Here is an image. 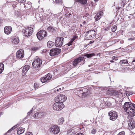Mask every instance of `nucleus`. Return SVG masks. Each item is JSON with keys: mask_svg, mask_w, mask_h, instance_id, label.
Wrapping results in <instances>:
<instances>
[{"mask_svg": "<svg viewBox=\"0 0 135 135\" xmlns=\"http://www.w3.org/2000/svg\"><path fill=\"white\" fill-rule=\"evenodd\" d=\"M123 107L129 117L131 118V120H129V123L128 124L130 129H132L135 127V121L132 120L131 118L135 115V104L129 102H126Z\"/></svg>", "mask_w": 135, "mask_h": 135, "instance_id": "f257e3e1", "label": "nucleus"}, {"mask_svg": "<svg viewBox=\"0 0 135 135\" xmlns=\"http://www.w3.org/2000/svg\"><path fill=\"white\" fill-rule=\"evenodd\" d=\"M95 55V54L94 53L86 54L84 55V56L80 57L75 59L73 62V65L75 67L78 65H82L84 63H82V61H83L84 62L85 61V58L84 57H86L87 58H89Z\"/></svg>", "mask_w": 135, "mask_h": 135, "instance_id": "f03ea898", "label": "nucleus"}, {"mask_svg": "<svg viewBox=\"0 0 135 135\" xmlns=\"http://www.w3.org/2000/svg\"><path fill=\"white\" fill-rule=\"evenodd\" d=\"M47 35V32L45 30H44L39 31L36 34L37 37L39 40H42Z\"/></svg>", "mask_w": 135, "mask_h": 135, "instance_id": "7ed1b4c3", "label": "nucleus"}, {"mask_svg": "<svg viewBox=\"0 0 135 135\" xmlns=\"http://www.w3.org/2000/svg\"><path fill=\"white\" fill-rule=\"evenodd\" d=\"M42 62V60L40 59H36L34 60L32 65L33 67L35 69H39Z\"/></svg>", "mask_w": 135, "mask_h": 135, "instance_id": "20e7f679", "label": "nucleus"}, {"mask_svg": "<svg viewBox=\"0 0 135 135\" xmlns=\"http://www.w3.org/2000/svg\"><path fill=\"white\" fill-rule=\"evenodd\" d=\"M67 99L66 97L64 95L60 94L57 95L55 98V102H59L61 103L64 102Z\"/></svg>", "mask_w": 135, "mask_h": 135, "instance_id": "39448f33", "label": "nucleus"}, {"mask_svg": "<svg viewBox=\"0 0 135 135\" xmlns=\"http://www.w3.org/2000/svg\"><path fill=\"white\" fill-rule=\"evenodd\" d=\"M53 106V109L55 110H61L64 108V105L63 103L56 102Z\"/></svg>", "mask_w": 135, "mask_h": 135, "instance_id": "423d86ee", "label": "nucleus"}, {"mask_svg": "<svg viewBox=\"0 0 135 135\" xmlns=\"http://www.w3.org/2000/svg\"><path fill=\"white\" fill-rule=\"evenodd\" d=\"M108 115L110 117V119L113 121L115 120L118 117L117 113L114 110H111L109 112Z\"/></svg>", "mask_w": 135, "mask_h": 135, "instance_id": "0eeeda50", "label": "nucleus"}, {"mask_svg": "<svg viewBox=\"0 0 135 135\" xmlns=\"http://www.w3.org/2000/svg\"><path fill=\"white\" fill-rule=\"evenodd\" d=\"M60 49L58 48L53 49L50 50V55L51 56L57 55L60 54Z\"/></svg>", "mask_w": 135, "mask_h": 135, "instance_id": "6e6552de", "label": "nucleus"}, {"mask_svg": "<svg viewBox=\"0 0 135 135\" xmlns=\"http://www.w3.org/2000/svg\"><path fill=\"white\" fill-rule=\"evenodd\" d=\"M33 30H31L30 28V29L29 27H27L25 29L23 30L22 32L24 33V36L25 37H28L30 36L32 33L33 32Z\"/></svg>", "mask_w": 135, "mask_h": 135, "instance_id": "1a4fd4ad", "label": "nucleus"}, {"mask_svg": "<svg viewBox=\"0 0 135 135\" xmlns=\"http://www.w3.org/2000/svg\"><path fill=\"white\" fill-rule=\"evenodd\" d=\"M50 131L53 134H56L59 132V128L57 126H51Z\"/></svg>", "mask_w": 135, "mask_h": 135, "instance_id": "9d476101", "label": "nucleus"}, {"mask_svg": "<svg viewBox=\"0 0 135 135\" xmlns=\"http://www.w3.org/2000/svg\"><path fill=\"white\" fill-rule=\"evenodd\" d=\"M56 28L51 26H49L47 29L48 32L51 35L55 34L56 32Z\"/></svg>", "mask_w": 135, "mask_h": 135, "instance_id": "9b49d317", "label": "nucleus"}, {"mask_svg": "<svg viewBox=\"0 0 135 135\" xmlns=\"http://www.w3.org/2000/svg\"><path fill=\"white\" fill-rule=\"evenodd\" d=\"M24 56V52L23 50H18L16 53V57L19 59L22 58Z\"/></svg>", "mask_w": 135, "mask_h": 135, "instance_id": "f8f14e48", "label": "nucleus"}, {"mask_svg": "<svg viewBox=\"0 0 135 135\" xmlns=\"http://www.w3.org/2000/svg\"><path fill=\"white\" fill-rule=\"evenodd\" d=\"M12 27L10 26H7L4 28V33L7 35H9L12 31Z\"/></svg>", "mask_w": 135, "mask_h": 135, "instance_id": "ddd939ff", "label": "nucleus"}, {"mask_svg": "<svg viewBox=\"0 0 135 135\" xmlns=\"http://www.w3.org/2000/svg\"><path fill=\"white\" fill-rule=\"evenodd\" d=\"M89 36H90L89 38H93L94 37L96 34V32L94 30H90L87 32Z\"/></svg>", "mask_w": 135, "mask_h": 135, "instance_id": "4468645a", "label": "nucleus"}, {"mask_svg": "<svg viewBox=\"0 0 135 135\" xmlns=\"http://www.w3.org/2000/svg\"><path fill=\"white\" fill-rule=\"evenodd\" d=\"M44 113L41 112H37L34 114L33 117L36 119L40 118L44 115Z\"/></svg>", "mask_w": 135, "mask_h": 135, "instance_id": "2eb2a0df", "label": "nucleus"}, {"mask_svg": "<svg viewBox=\"0 0 135 135\" xmlns=\"http://www.w3.org/2000/svg\"><path fill=\"white\" fill-rule=\"evenodd\" d=\"M32 3L30 2H27V3H25L24 4V7L25 8H27L28 9H30L32 7Z\"/></svg>", "mask_w": 135, "mask_h": 135, "instance_id": "dca6fc26", "label": "nucleus"}, {"mask_svg": "<svg viewBox=\"0 0 135 135\" xmlns=\"http://www.w3.org/2000/svg\"><path fill=\"white\" fill-rule=\"evenodd\" d=\"M64 39L62 37H57L56 38L55 42H63Z\"/></svg>", "mask_w": 135, "mask_h": 135, "instance_id": "f3484780", "label": "nucleus"}, {"mask_svg": "<svg viewBox=\"0 0 135 135\" xmlns=\"http://www.w3.org/2000/svg\"><path fill=\"white\" fill-rule=\"evenodd\" d=\"M75 132L73 129H71L67 132L68 135H74Z\"/></svg>", "mask_w": 135, "mask_h": 135, "instance_id": "a211bd4d", "label": "nucleus"}, {"mask_svg": "<svg viewBox=\"0 0 135 135\" xmlns=\"http://www.w3.org/2000/svg\"><path fill=\"white\" fill-rule=\"evenodd\" d=\"M25 131V128L22 127H20L17 130V134H22Z\"/></svg>", "mask_w": 135, "mask_h": 135, "instance_id": "6ab92c4d", "label": "nucleus"}, {"mask_svg": "<svg viewBox=\"0 0 135 135\" xmlns=\"http://www.w3.org/2000/svg\"><path fill=\"white\" fill-rule=\"evenodd\" d=\"M87 0H76L75 2H78L80 3L85 5L86 4Z\"/></svg>", "mask_w": 135, "mask_h": 135, "instance_id": "aec40b11", "label": "nucleus"}, {"mask_svg": "<svg viewBox=\"0 0 135 135\" xmlns=\"http://www.w3.org/2000/svg\"><path fill=\"white\" fill-rule=\"evenodd\" d=\"M12 41V42H20L19 38L18 37L16 36L13 37Z\"/></svg>", "mask_w": 135, "mask_h": 135, "instance_id": "412c9836", "label": "nucleus"}, {"mask_svg": "<svg viewBox=\"0 0 135 135\" xmlns=\"http://www.w3.org/2000/svg\"><path fill=\"white\" fill-rule=\"evenodd\" d=\"M40 80L41 81L42 83H44L49 81L47 79V77L45 76L42 78H41Z\"/></svg>", "mask_w": 135, "mask_h": 135, "instance_id": "4be33fe9", "label": "nucleus"}, {"mask_svg": "<svg viewBox=\"0 0 135 135\" xmlns=\"http://www.w3.org/2000/svg\"><path fill=\"white\" fill-rule=\"evenodd\" d=\"M66 66V67L65 68H66V71H68L72 68V66H71V64L70 63H67Z\"/></svg>", "mask_w": 135, "mask_h": 135, "instance_id": "5701e85b", "label": "nucleus"}, {"mask_svg": "<svg viewBox=\"0 0 135 135\" xmlns=\"http://www.w3.org/2000/svg\"><path fill=\"white\" fill-rule=\"evenodd\" d=\"M55 44V43H47V46L49 48H51L54 46Z\"/></svg>", "mask_w": 135, "mask_h": 135, "instance_id": "b1692460", "label": "nucleus"}, {"mask_svg": "<svg viewBox=\"0 0 135 135\" xmlns=\"http://www.w3.org/2000/svg\"><path fill=\"white\" fill-rule=\"evenodd\" d=\"M120 63L122 64H124L126 65L129 64L127 60H121L120 61Z\"/></svg>", "mask_w": 135, "mask_h": 135, "instance_id": "393cba45", "label": "nucleus"}, {"mask_svg": "<svg viewBox=\"0 0 135 135\" xmlns=\"http://www.w3.org/2000/svg\"><path fill=\"white\" fill-rule=\"evenodd\" d=\"M4 69V65L1 63H0V74L1 73Z\"/></svg>", "mask_w": 135, "mask_h": 135, "instance_id": "a878e982", "label": "nucleus"}, {"mask_svg": "<svg viewBox=\"0 0 135 135\" xmlns=\"http://www.w3.org/2000/svg\"><path fill=\"white\" fill-rule=\"evenodd\" d=\"M78 37L76 35H74L73 36V37L71 38L70 41L69 42H73L74 40L78 38Z\"/></svg>", "mask_w": 135, "mask_h": 135, "instance_id": "bb28decb", "label": "nucleus"}, {"mask_svg": "<svg viewBox=\"0 0 135 135\" xmlns=\"http://www.w3.org/2000/svg\"><path fill=\"white\" fill-rule=\"evenodd\" d=\"M64 121V119L63 118L61 117L59 119L58 121V123L60 124H63Z\"/></svg>", "mask_w": 135, "mask_h": 135, "instance_id": "cd10ccee", "label": "nucleus"}, {"mask_svg": "<svg viewBox=\"0 0 135 135\" xmlns=\"http://www.w3.org/2000/svg\"><path fill=\"white\" fill-rule=\"evenodd\" d=\"M45 76L47 77V79L49 81L51 79L52 77V75L49 73L47 74V75H45Z\"/></svg>", "mask_w": 135, "mask_h": 135, "instance_id": "c85d7f7f", "label": "nucleus"}, {"mask_svg": "<svg viewBox=\"0 0 135 135\" xmlns=\"http://www.w3.org/2000/svg\"><path fill=\"white\" fill-rule=\"evenodd\" d=\"M111 93H112L113 95H115L119 94V92L116 90H113L112 91Z\"/></svg>", "mask_w": 135, "mask_h": 135, "instance_id": "c756f323", "label": "nucleus"}, {"mask_svg": "<svg viewBox=\"0 0 135 135\" xmlns=\"http://www.w3.org/2000/svg\"><path fill=\"white\" fill-rule=\"evenodd\" d=\"M98 15L96 14L94 17L95 21H97L99 20L101 17L100 16H99Z\"/></svg>", "mask_w": 135, "mask_h": 135, "instance_id": "7c9ffc66", "label": "nucleus"}, {"mask_svg": "<svg viewBox=\"0 0 135 135\" xmlns=\"http://www.w3.org/2000/svg\"><path fill=\"white\" fill-rule=\"evenodd\" d=\"M30 66L28 65H26L23 67V69L26 72H27L28 70L29 69Z\"/></svg>", "mask_w": 135, "mask_h": 135, "instance_id": "2f4dec72", "label": "nucleus"}, {"mask_svg": "<svg viewBox=\"0 0 135 135\" xmlns=\"http://www.w3.org/2000/svg\"><path fill=\"white\" fill-rule=\"evenodd\" d=\"M64 7H65L64 9V11L66 13H69V11H70V10L69 9V8L65 7L64 6Z\"/></svg>", "mask_w": 135, "mask_h": 135, "instance_id": "473e14b6", "label": "nucleus"}, {"mask_svg": "<svg viewBox=\"0 0 135 135\" xmlns=\"http://www.w3.org/2000/svg\"><path fill=\"white\" fill-rule=\"evenodd\" d=\"M122 2H121V5L120 8L123 7L125 5V3L126 2V0H121Z\"/></svg>", "mask_w": 135, "mask_h": 135, "instance_id": "72a5a7b5", "label": "nucleus"}, {"mask_svg": "<svg viewBox=\"0 0 135 135\" xmlns=\"http://www.w3.org/2000/svg\"><path fill=\"white\" fill-rule=\"evenodd\" d=\"M89 37H90V36H89L88 33H87V32L85 35V39H86L87 40H90L92 38H89Z\"/></svg>", "mask_w": 135, "mask_h": 135, "instance_id": "f704fd0d", "label": "nucleus"}, {"mask_svg": "<svg viewBox=\"0 0 135 135\" xmlns=\"http://www.w3.org/2000/svg\"><path fill=\"white\" fill-rule=\"evenodd\" d=\"M55 45L56 47H59L63 45V43H55Z\"/></svg>", "mask_w": 135, "mask_h": 135, "instance_id": "c9c22d12", "label": "nucleus"}, {"mask_svg": "<svg viewBox=\"0 0 135 135\" xmlns=\"http://www.w3.org/2000/svg\"><path fill=\"white\" fill-rule=\"evenodd\" d=\"M55 2L58 3L59 4H61L62 6L63 3L62 0H55Z\"/></svg>", "mask_w": 135, "mask_h": 135, "instance_id": "e433bc0d", "label": "nucleus"}, {"mask_svg": "<svg viewBox=\"0 0 135 135\" xmlns=\"http://www.w3.org/2000/svg\"><path fill=\"white\" fill-rule=\"evenodd\" d=\"M18 126V124L14 126H13L8 131V132H9L11 131H12L13 129H15V128L17 127Z\"/></svg>", "mask_w": 135, "mask_h": 135, "instance_id": "4c0bfd02", "label": "nucleus"}, {"mask_svg": "<svg viewBox=\"0 0 135 135\" xmlns=\"http://www.w3.org/2000/svg\"><path fill=\"white\" fill-rule=\"evenodd\" d=\"M18 126V124L14 126H13L8 131V132H9L11 131H12L13 129H15V128L17 127Z\"/></svg>", "mask_w": 135, "mask_h": 135, "instance_id": "58836bf2", "label": "nucleus"}, {"mask_svg": "<svg viewBox=\"0 0 135 135\" xmlns=\"http://www.w3.org/2000/svg\"><path fill=\"white\" fill-rule=\"evenodd\" d=\"M61 88H55L53 89L54 91L57 92H60V90H61Z\"/></svg>", "mask_w": 135, "mask_h": 135, "instance_id": "ea45409f", "label": "nucleus"}, {"mask_svg": "<svg viewBox=\"0 0 135 135\" xmlns=\"http://www.w3.org/2000/svg\"><path fill=\"white\" fill-rule=\"evenodd\" d=\"M117 26H113L111 28L112 31L113 32H115L116 30Z\"/></svg>", "mask_w": 135, "mask_h": 135, "instance_id": "a19ab883", "label": "nucleus"}, {"mask_svg": "<svg viewBox=\"0 0 135 135\" xmlns=\"http://www.w3.org/2000/svg\"><path fill=\"white\" fill-rule=\"evenodd\" d=\"M103 13L102 11H100L98 13H97V14H98V15L99 16H100L101 17L102 16V15H103Z\"/></svg>", "mask_w": 135, "mask_h": 135, "instance_id": "79ce46f5", "label": "nucleus"}, {"mask_svg": "<svg viewBox=\"0 0 135 135\" xmlns=\"http://www.w3.org/2000/svg\"><path fill=\"white\" fill-rule=\"evenodd\" d=\"M26 72H26V71L24 70L23 69L22 73V75L23 76H24L26 74Z\"/></svg>", "mask_w": 135, "mask_h": 135, "instance_id": "37998d69", "label": "nucleus"}, {"mask_svg": "<svg viewBox=\"0 0 135 135\" xmlns=\"http://www.w3.org/2000/svg\"><path fill=\"white\" fill-rule=\"evenodd\" d=\"M97 131L96 129H93L91 130V133L93 134H95L96 132Z\"/></svg>", "mask_w": 135, "mask_h": 135, "instance_id": "c03bdc74", "label": "nucleus"}, {"mask_svg": "<svg viewBox=\"0 0 135 135\" xmlns=\"http://www.w3.org/2000/svg\"><path fill=\"white\" fill-rule=\"evenodd\" d=\"M89 15V14L88 13H84L83 15V18H84L85 17L88 16Z\"/></svg>", "mask_w": 135, "mask_h": 135, "instance_id": "a18cd8bd", "label": "nucleus"}, {"mask_svg": "<svg viewBox=\"0 0 135 135\" xmlns=\"http://www.w3.org/2000/svg\"><path fill=\"white\" fill-rule=\"evenodd\" d=\"M95 2H95V3H94L93 2H91V5L92 7H95V6L97 4L95 3Z\"/></svg>", "mask_w": 135, "mask_h": 135, "instance_id": "49530a36", "label": "nucleus"}, {"mask_svg": "<svg viewBox=\"0 0 135 135\" xmlns=\"http://www.w3.org/2000/svg\"><path fill=\"white\" fill-rule=\"evenodd\" d=\"M26 0H18V1L21 3H23L25 2Z\"/></svg>", "mask_w": 135, "mask_h": 135, "instance_id": "de8ad7c7", "label": "nucleus"}, {"mask_svg": "<svg viewBox=\"0 0 135 135\" xmlns=\"http://www.w3.org/2000/svg\"><path fill=\"white\" fill-rule=\"evenodd\" d=\"M33 110V108H32V109L31 110L27 113L28 115H30L32 112Z\"/></svg>", "mask_w": 135, "mask_h": 135, "instance_id": "09e8293b", "label": "nucleus"}, {"mask_svg": "<svg viewBox=\"0 0 135 135\" xmlns=\"http://www.w3.org/2000/svg\"><path fill=\"white\" fill-rule=\"evenodd\" d=\"M112 59L113 60H118V58L116 57L113 56L112 57Z\"/></svg>", "mask_w": 135, "mask_h": 135, "instance_id": "8fccbe9b", "label": "nucleus"}, {"mask_svg": "<svg viewBox=\"0 0 135 135\" xmlns=\"http://www.w3.org/2000/svg\"><path fill=\"white\" fill-rule=\"evenodd\" d=\"M109 30V27H106L104 29V30L105 31H108Z\"/></svg>", "mask_w": 135, "mask_h": 135, "instance_id": "3c124183", "label": "nucleus"}, {"mask_svg": "<svg viewBox=\"0 0 135 135\" xmlns=\"http://www.w3.org/2000/svg\"><path fill=\"white\" fill-rule=\"evenodd\" d=\"M72 43H68L66 44L65 46H69L72 45Z\"/></svg>", "mask_w": 135, "mask_h": 135, "instance_id": "603ef678", "label": "nucleus"}, {"mask_svg": "<svg viewBox=\"0 0 135 135\" xmlns=\"http://www.w3.org/2000/svg\"><path fill=\"white\" fill-rule=\"evenodd\" d=\"M26 135H32V134L31 132H28L26 133Z\"/></svg>", "mask_w": 135, "mask_h": 135, "instance_id": "864d4df0", "label": "nucleus"}, {"mask_svg": "<svg viewBox=\"0 0 135 135\" xmlns=\"http://www.w3.org/2000/svg\"><path fill=\"white\" fill-rule=\"evenodd\" d=\"M82 94H83V96H85L87 94V92H83V93H82Z\"/></svg>", "mask_w": 135, "mask_h": 135, "instance_id": "5fc2aeb1", "label": "nucleus"}, {"mask_svg": "<svg viewBox=\"0 0 135 135\" xmlns=\"http://www.w3.org/2000/svg\"><path fill=\"white\" fill-rule=\"evenodd\" d=\"M113 53V51H111L108 52V53H109V55H110L112 53Z\"/></svg>", "mask_w": 135, "mask_h": 135, "instance_id": "6e6d98bb", "label": "nucleus"}, {"mask_svg": "<svg viewBox=\"0 0 135 135\" xmlns=\"http://www.w3.org/2000/svg\"><path fill=\"white\" fill-rule=\"evenodd\" d=\"M119 41L118 40H114L113 41V42H118Z\"/></svg>", "mask_w": 135, "mask_h": 135, "instance_id": "4d7b16f0", "label": "nucleus"}, {"mask_svg": "<svg viewBox=\"0 0 135 135\" xmlns=\"http://www.w3.org/2000/svg\"><path fill=\"white\" fill-rule=\"evenodd\" d=\"M133 16H132L131 15V16H129L128 17L129 19H132L133 18Z\"/></svg>", "mask_w": 135, "mask_h": 135, "instance_id": "13d9d810", "label": "nucleus"}, {"mask_svg": "<svg viewBox=\"0 0 135 135\" xmlns=\"http://www.w3.org/2000/svg\"><path fill=\"white\" fill-rule=\"evenodd\" d=\"M76 135H84V134L82 133H77Z\"/></svg>", "mask_w": 135, "mask_h": 135, "instance_id": "bf43d9fd", "label": "nucleus"}, {"mask_svg": "<svg viewBox=\"0 0 135 135\" xmlns=\"http://www.w3.org/2000/svg\"><path fill=\"white\" fill-rule=\"evenodd\" d=\"M134 39L133 38H128V40H134Z\"/></svg>", "mask_w": 135, "mask_h": 135, "instance_id": "052dcab7", "label": "nucleus"}, {"mask_svg": "<svg viewBox=\"0 0 135 135\" xmlns=\"http://www.w3.org/2000/svg\"><path fill=\"white\" fill-rule=\"evenodd\" d=\"M2 20L1 19V18H0V26H1L2 23Z\"/></svg>", "mask_w": 135, "mask_h": 135, "instance_id": "680f3d73", "label": "nucleus"}, {"mask_svg": "<svg viewBox=\"0 0 135 135\" xmlns=\"http://www.w3.org/2000/svg\"><path fill=\"white\" fill-rule=\"evenodd\" d=\"M1 91V92L0 93V94H1V93H2V95H3V93L4 92V90H2L1 91V90H0V91Z\"/></svg>", "mask_w": 135, "mask_h": 135, "instance_id": "e2e57ef3", "label": "nucleus"}, {"mask_svg": "<svg viewBox=\"0 0 135 135\" xmlns=\"http://www.w3.org/2000/svg\"><path fill=\"white\" fill-rule=\"evenodd\" d=\"M32 49L33 50H36L37 49V48L36 47L32 48Z\"/></svg>", "mask_w": 135, "mask_h": 135, "instance_id": "0e129e2a", "label": "nucleus"}, {"mask_svg": "<svg viewBox=\"0 0 135 135\" xmlns=\"http://www.w3.org/2000/svg\"><path fill=\"white\" fill-rule=\"evenodd\" d=\"M36 83H35L34 84V87L35 88L36 87Z\"/></svg>", "mask_w": 135, "mask_h": 135, "instance_id": "69168bd1", "label": "nucleus"}, {"mask_svg": "<svg viewBox=\"0 0 135 135\" xmlns=\"http://www.w3.org/2000/svg\"><path fill=\"white\" fill-rule=\"evenodd\" d=\"M131 95V94H130L129 93L128 94V93H127L126 94V95L127 96H128V95L129 96L130 95Z\"/></svg>", "mask_w": 135, "mask_h": 135, "instance_id": "338daca9", "label": "nucleus"}, {"mask_svg": "<svg viewBox=\"0 0 135 135\" xmlns=\"http://www.w3.org/2000/svg\"><path fill=\"white\" fill-rule=\"evenodd\" d=\"M83 24H85H85L86 23V22L85 21H84L83 22Z\"/></svg>", "mask_w": 135, "mask_h": 135, "instance_id": "774afa93", "label": "nucleus"}]
</instances>
